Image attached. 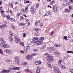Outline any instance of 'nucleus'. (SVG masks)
<instances>
[{
	"label": "nucleus",
	"mask_w": 73,
	"mask_h": 73,
	"mask_svg": "<svg viewBox=\"0 0 73 73\" xmlns=\"http://www.w3.org/2000/svg\"><path fill=\"white\" fill-rule=\"evenodd\" d=\"M21 45H22V46H24V42H21Z\"/></svg>",
	"instance_id": "obj_49"
},
{
	"label": "nucleus",
	"mask_w": 73,
	"mask_h": 73,
	"mask_svg": "<svg viewBox=\"0 0 73 73\" xmlns=\"http://www.w3.org/2000/svg\"><path fill=\"white\" fill-rule=\"evenodd\" d=\"M30 11L33 14L35 13V10H34V8H33V7H31Z\"/></svg>",
	"instance_id": "obj_10"
},
{
	"label": "nucleus",
	"mask_w": 73,
	"mask_h": 73,
	"mask_svg": "<svg viewBox=\"0 0 73 73\" xmlns=\"http://www.w3.org/2000/svg\"><path fill=\"white\" fill-rule=\"evenodd\" d=\"M46 14H47V16H48V15H51V13L50 12V11H47L46 13Z\"/></svg>",
	"instance_id": "obj_22"
},
{
	"label": "nucleus",
	"mask_w": 73,
	"mask_h": 73,
	"mask_svg": "<svg viewBox=\"0 0 73 73\" xmlns=\"http://www.w3.org/2000/svg\"><path fill=\"white\" fill-rule=\"evenodd\" d=\"M20 42V39L19 38H16L15 40V42L16 43L17 42Z\"/></svg>",
	"instance_id": "obj_12"
},
{
	"label": "nucleus",
	"mask_w": 73,
	"mask_h": 73,
	"mask_svg": "<svg viewBox=\"0 0 73 73\" xmlns=\"http://www.w3.org/2000/svg\"><path fill=\"white\" fill-rule=\"evenodd\" d=\"M67 53H70V51H67Z\"/></svg>",
	"instance_id": "obj_61"
},
{
	"label": "nucleus",
	"mask_w": 73,
	"mask_h": 73,
	"mask_svg": "<svg viewBox=\"0 0 73 73\" xmlns=\"http://www.w3.org/2000/svg\"><path fill=\"white\" fill-rule=\"evenodd\" d=\"M11 20L12 22H15V19L14 18H13Z\"/></svg>",
	"instance_id": "obj_40"
},
{
	"label": "nucleus",
	"mask_w": 73,
	"mask_h": 73,
	"mask_svg": "<svg viewBox=\"0 0 73 73\" xmlns=\"http://www.w3.org/2000/svg\"><path fill=\"white\" fill-rule=\"evenodd\" d=\"M9 41L11 42H12L14 41V39H13V38H12V37H9Z\"/></svg>",
	"instance_id": "obj_11"
},
{
	"label": "nucleus",
	"mask_w": 73,
	"mask_h": 73,
	"mask_svg": "<svg viewBox=\"0 0 73 73\" xmlns=\"http://www.w3.org/2000/svg\"><path fill=\"white\" fill-rule=\"evenodd\" d=\"M54 53L56 56H59L60 54V53L58 51H55Z\"/></svg>",
	"instance_id": "obj_14"
},
{
	"label": "nucleus",
	"mask_w": 73,
	"mask_h": 73,
	"mask_svg": "<svg viewBox=\"0 0 73 73\" xmlns=\"http://www.w3.org/2000/svg\"><path fill=\"white\" fill-rule=\"evenodd\" d=\"M54 3H55L54 1H53L51 2L50 4H51V5H53V4H54Z\"/></svg>",
	"instance_id": "obj_36"
},
{
	"label": "nucleus",
	"mask_w": 73,
	"mask_h": 73,
	"mask_svg": "<svg viewBox=\"0 0 73 73\" xmlns=\"http://www.w3.org/2000/svg\"><path fill=\"white\" fill-rule=\"evenodd\" d=\"M39 6V4H36V7L38 8Z\"/></svg>",
	"instance_id": "obj_51"
},
{
	"label": "nucleus",
	"mask_w": 73,
	"mask_h": 73,
	"mask_svg": "<svg viewBox=\"0 0 73 73\" xmlns=\"http://www.w3.org/2000/svg\"><path fill=\"white\" fill-rule=\"evenodd\" d=\"M9 15H7V16H6V18L7 19H9Z\"/></svg>",
	"instance_id": "obj_57"
},
{
	"label": "nucleus",
	"mask_w": 73,
	"mask_h": 73,
	"mask_svg": "<svg viewBox=\"0 0 73 73\" xmlns=\"http://www.w3.org/2000/svg\"><path fill=\"white\" fill-rule=\"evenodd\" d=\"M1 41H2L3 42H4V40L3 38H2L1 40H0Z\"/></svg>",
	"instance_id": "obj_53"
},
{
	"label": "nucleus",
	"mask_w": 73,
	"mask_h": 73,
	"mask_svg": "<svg viewBox=\"0 0 73 73\" xmlns=\"http://www.w3.org/2000/svg\"><path fill=\"white\" fill-rule=\"evenodd\" d=\"M19 24L20 25H22V26H24L25 25V24L24 23H19Z\"/></svg>",
	"instance_id": "obj_26"
},
{
	"label": "nucleus",
	"mask_w": 73,
	"mask_h": 73,
	"mask_svg": "<svg viewBox=\"0 0 73 73\" xmlns=\"http://www.w3.org/2000/svg\"><path fill=\"white\" fill-rule=\"evenodd\" d=\"M25 49L27 50H29L30 49V46H27L26 47H25Z\"/></svg>",
	"instance_id": "obj_21"
},
{
	"label": "nucleus",
	"mask_w": 73,
	"mask_h": 73,
	"mask_svg": "<svg viewBox=\"0 0 73 73\" xmlns=\"http://www.w3.org/2000/svg\"><path fill=\"white\" fill-rule=\"evenodd\" d=\"M10 61H11V60H6V62H10Z\"/></svg>",
	"instance_id": "obj_56"
},
{
	"label": "nucleus",
	"mask_w": 73,
	"mask_h": 73,
	"mask_svg": "<svg viewBox=\"0 0 73 73\" xmlns=\"http://www.w3.org/2000/svg\"><path fill=\"white\" fill-rule=\"evenodd\" d=\"M67 36H64L63 39H64V40H68V38Z\"/></svg>",
	"instance_id": "obj_32"
},
{
	"label": "nucleus",
	"mask_w": 73,
	"mask_h": 73,
	"mask_svg": "<svg viewBox=\"0 0 73 73\" xmlns=\"http://www.w3.org/2000/svg\"><path fill=\"white\" fill-rule=\"evenodd\" d=\"M34 42V43H36V45L37 46H39V45H42V44H43V43L40 40H38L37 41L35 40V41Z\"/></svg>",
	"instance_id": "obj_2"
},
{
	"label": "nucleus",
	"mask_w": 73,
	"mask_h": 73,
	"mask_svg": "<svg viewBox=\"0 0 73 73\" xmlns=\"http://www.w3.org/2000/svg\"><path fill=\"white\" fill-rule=\"evenodd\" d=\"M61 46V44H55L54 45V47H60Z\"/></svg>",
	"instance_id": "obj_18"
},
{
	"label": "nucleus",
	"mask_w": 73,
	"mask_h": 73,
	"mask_svg": "<svg viewBox=\"0 0 73 73\" xmlns=\"http://www.w3.org/2000/svg\"><path fill=\"white\" fill-rule=\"evenodd\" d=\"M52 57L51 56V55H50V54H48V55L47 56V57Z\"/></svg>",
	"instance_id": "obj_50"
},
{
	"label": "nucleus",
	"mask_w": 73,
	"mask_h": 73,
	"mask_svg": "<svg viewBox=\"0 0 73 73\" xmlns=\"http://www.w3.org/2000/svg\"><path fill=\"white\" fill-rule=\"evenodd\" d=\"M70 42H73V40L71 39L70 40Z\"/></svg>",
	"instance_id": "obj_64"
},
{
	"label": "nucleus",
	"mask_w": 73,
	"mask_h": 73,
	"mask_svg": "<svg viewBox=\"0 0 73 73\" xmlns=\"http://www.w3.org/2000/svg\"><path fill=\"white\" fill-rule=\"evenodd\" d=\"M48 50L50 53H52V50L54 51L55 50V49L54 47H50L49 48V49H48Z\"/></svg>",
	"instance_id": "obj_7"
},
{
	"label": "nucleus",
	"mask_w": 73,
	"mask_h": 73,
	"mask_svg": "<svg viewBox=\"0 0 73 73\" xmlns=\"http://www.w3.org/2000/svg\"><path fill=\"white\" fill-rule=\"evenodd\" d=\"M40 40H41V41H43L44 40V37H41L40 38Z\"/></svg>",
	"instance_id": "obj_44"
},
{
	"label": "nucleus",
	"mask_w": 73,
	"mask_h": 73,
	"mask_svg": "<svg viewBox=\"0 0 73 73\" xmlns=\"http://www.w3.org/2000/svg\"><path fill=\"white\" fill-rule=\"evenodd\" d=\"M12 70H15V67L12 68Z\"/></svg>",
	"instance_id": "obj_60"
},
{
	"label": "nucleus",
	"mask_w": 73,
	"mask_h": 73,
	"mask_svg": "<svg viewBox=\"0 0 73 73\" xmlns=\"http://www.w3.org/2000/svg\"><path fill=\"white\" fill-rule=\"evenodd\" d=\"M12 50L9 49H6L5 50V52L7 54H12Z\"/></svg>",
	"instance_id": "obj_4"
},
{
	"label": "nucleus",
	"mask_w": 73,
	"mask_h": 73,
	"mask_svg": "<svg viewBox=\"0 0 73 73\" xmlns=\"http://www.w3.org/2000/svg\"><path fill=\"white\" fill-rule=\"evenodd\" d=\"M34 31L37 32V31H39V30H38V28H35L34 29Z\"/></svg>",
	"instance_id": "obj_35"
},
{
	"label": "nucleus",
	"mask_w": 73,
	"mask_h": 73,
	"mask_svg": "<svg viewBox=\"0 0 73 73\" xmlns=\"http://www.w3.org/2000/svg\"><path fill=\"white\" fill-rule=\"evenodd\" d=\"M3 27H7V25L5 24H4L3 25Z\"/></svg>",
	"instance_id": "obj_54"
},
{
	"label": "nucleus",
	"mask_w": 73,
	"mask_h": 73,
	"mask_svg": "<svg viewBox=\"0 0 73 73\" xmlns=\"http://www.w3.org/2000/svg\"><path fill=\"white\" fill-rule=\"evenodd\" d=\"M62 69H66V67L64 65H63L62 66Z\"/></svg>",
	"instance_id": "obj_42"
},
{
	"label": "nucleus",
	"mask_w": 73,
	"mask_h": 73,
	"mask_svg": "<svg viewBox=\"0 0 73 73\" xmlns=\"http://www.w3.org/2000/svg\"><path fill=\"white\" fill-rule=\"evenodd\" d=\"M52 66L54 70H56V69L57 70V69H59L57 67L54 65H52Z\"/></svg>",
	"instance_id": "obj_13"
},
{
	"label": "nucleus",
	"mask_w": 73,
	"mask_h": 73,
	"mask_svg": "<svg viewBox=\"0 0 73 73\" xmlns=\"http://www.w3.org/2000/svg\"><path fill=\"white\" fill-rule=\"evenodd\" d=\"M47 60L48 61L51 62L54 60V58L52 57H47Z\"/></svg>",
	"instance_id": "obj_6"
},
{
	"label": "nucleus",
	"mask_w": 73,
	"mask_h": 73,
	"mask_svg": "<svg viewBox=\"0 0 73 73\" xmlns=\"http://www.w3.org/2000/svg\"><path fill=\"white\" fill-rule=\"evenodd\" d=\"M33 50L34 52H36V51H37V50L36 49H34Z\"/></svg>",
	"instance_id": "obj_52"
},
{
	"label": "nucleus",
	"mask_w": 73,
	"mask_h": 73,
	"mask_svg": "<svg viewBox=\"0 0 73 73\" xmlns=\"http://www.w3.org/2000/svg\"><path fill=\"white\" fill-rule=\"evenodd\" d=\"M11 27L13 29H15V26H14V25L13 24L11 25Z\"/></svg>",
	"instance_id": "obj_37"
},
{
	"label": "nucleus",
	"mask_w": 73,
	"mask_h": 73,
	"mask_svg": "<svg viewBox=\"0 0 73 73\" xmlns=\"http://www.w3.org/2000/svg\"><path fill=\"white\" fill-rule=\"evenodd\" d=\"M17 17H20V14L18 13H17Z\"/></svg>",
	"instance_id": "obj_39"
},
{
	"label": "nucleus",
	"mask_w": 73,
	"mask_h": 73,
	"mask_svg": "<svg viewBox=\"0 0 73 73\" xmlns=\"http://www.w3.org/2000/svg\"><path fill=\"white\" fill-rule=\"evenodd\" d=\"M25 71L26 72H27V73H28V72H30V73H32V71H31L30 70H29L28 69H25Z\"/></svg>",
	"instance_id": "obj_17"
},
{
	"label": "nucleus",
	"mask_w": 73,
	"mask_h": 73,
	"mask_svg": "<svg viewBox=\"0 0 73 73\" xmlns=\"http://www.w3.org/2000/svg\"><path fill=\"white\" fill-rule=\"evenodd\" d=\"M23 19H24V18L23 17V16H21L20 18V20H23Z\"/></svg>",
	"instance_id": "obj_38"
},
{
	"label": "nucleus",
	"mask_w": 73,
	"mask_h": 73,
	"mask_svg": "<svg viewBox=\"0 0 73 73\" xmlns=\"http://www.w3.org/2000/svg\"><path fill=\"white\" fill-rule=\"evenodd\" d=\"M69 72H71V73H73V69H69Z\"/></svg>",
	"instance_id": "obj_33"
},
{
	"label": "nucleus",
	"mask_w": 73,
	"mask_h": 73,
	"mask_svg": "<svg viewBox=\"0 0 73 73\" xmlns=\"http://www.w3.org/2000/svg\"><path fill=\"white\" fill-rule=\"evenodd\" d=\"M5 48H9V45L8 44H4L3 46Z\"/></svg>",
	"instance_id": "obj_15"
},
{
	"label": "nucleus",
	"mask_w": 73,
	"mask_h": 73,
	"mask_svg": "<svg viewBox=\"0 0 73 73\" xmlns=\"http://www.w3.org/2000/svg\"><path fill=\"white\" fill-rule=\"evenodd\" d=\"M11 72V69L10 70L9 69L6 70H3L0 72V73H10Z\"/></svg>",
	"instance_id": "obj_5"
},
{
	"label": "nucleus",
	"mask_w": 73,
	"mask_h": 73,
	"mask_svg": "<svg viewBox=\"0 0 73 73\" xmlns=\"http://www.w3.org/2000/svg\"><path fill=\"white\" fill-rule=\"evenodd\" d=\"M23 37H25L26 36V34L25 33H24L23 34Z\"/></svg>",
	"instance_id": "obj_41"
},
{
	"label": "nucleus",
	"mask_w": 73,
	"mask_h": 73,
	"mask_svg": "<svg viewBox=\"0 0 73 73\" xmlns=\"http://www.w3.org/2000/svg\"><path fill=\"white\" fill-rule=\"evenodd\" d=\"M38 38H35L34 39V40H33V42H35V41H38V40H38Z\"/></svg>",
	"instance_id": "obj_34"
},
{
	"label": "nucleus",
	"mask_w": 73,
	"mask_h": 73,
	"mask_svg": "<svg viewBox=\"0 0 73 73\" xmlns=\"http://www.w3.org/2000/svg\"><path fill=\"white\" fill-rule=\"evenodd\" d=\"M62 62V61L61 60H59L58 62V63H59V64H61V62Z\"/></svg>",
	"instance_id": "obj_43"
},
{
	"label": "nucleus",
	"mask_w": 73,
	"mask_h": 73,
	"mask_svg": "<svg viewBox=\"0 0 73 73\" xmlns=\"http://www.w3.org/2000/svg\"><path fill=\"white\" fill-rule=\"evenodd\" d=\"M0 53L1 54H3V51H2V50L1 49H0Z\"/></svg>",
	"instance_id": "obj_45"
},
{
	"label": "nucleus",
	"mask_w": 73,
	"mask_h": 73,
	"mask_svg": "<svg viewBox=\"0 0 73 73\" xmlns=\"http://www.w3.org/2000/svg\"><path fill=\"white\" fill-rule=\"evenodd\" d=\"M15 62L17 63V64L20 65V58L18 57H16L15 58Z\"/></svg>",
	"instance_id": "obj_3"
},
{
	"label": "nucleus",
	"mask_w": 73,
	"mask_h": 73,
	"mask_svg": "<svg viewBox=\"0 0 73 73\" xmlns=\"http://www.w3.org/2000/svg\"><path fill=\"white\" fill-rule=\"evenodd\" d=\"M9 5L11 6V8H13V3H10L9 4Z\"/></svg>",
	"instance_id": "obj_27"
},
{
	"label": "nucleus",
	"mask_w": 73,
	"mask_h": 73,
	"mask_svg": "<svg viewBox=\"0 0 73 73\" xmlns=\"http://www.w3.org/2000/svg\"><path fill=\"white\" fill-rule=\"evenodd\" d=\"M39 25L40 27H42V23H41L40 25Z\"/></svg>",
	"instance_id": "obj_59"
},
{
	"label": "nucleus",
	"mask_w": 73,
	"mask_h": 73,
	"mask_svg": "<svg viewBox=\"0 0 73 73\" xmlns=\"http://www.w3.org/2000/svg\"><path fill=\"white\" fill-rule=\"evenodd\" d=\"M9 34L10 37H12V36H13V33H12V32L11 31H9Z\"/></svg>",
	"instance_id": "obj_19"
},
{
	"label": "nucleus",
	"mask_w": 73,
	"mask_h": 73,
	"mask_svg": "<svg viewBox=\"0 0 73 73\" xmlns=\"http://www.w3.org/2000/svg\"><path fill=\"white\" fill-rule=\"evenodd\" d=\"M34 35L35 36H38V33H34Z\"/></svg>",
	"instance_id": "obj_29"
},
{
	"label": "nucleus",
	"mask_w": 73,
	"mask_h": 73,
	"mask_svg": "<svg viewBox=\"0 0 73 73\" xmlns=\"http://www.w3.org/2000/svg\"><path fill=\"white\" fill-rule=\"evenodd\" d=\"M40 21L38 20L36 21L35 23V27H37V26L38 25L39 23H40Z\"/></svg>",
	"instance_id": "obj_9"
},
{
	"label": "nucleus",
	"mask_w": 73,
	"mask_h": 73,
	"mask_svg": "<svg viewBox=\"0 0 73 73\" xmlns=\"http://www.w3.org/2000/svg\"><path fill=\"white\" fill-rule=\"evenodd\" d=\"M20 52L22 53H24L25 52H26V51L24 50H23L22 51H20Z\"/></svg>",
	"instance_id": "obj_28"
},
{
	"label": "nucleus",
	"mask_w": 73,
	"mask_h": 73,
	"mask_svg": "<svg viewBox=\"0 0 73 73\" xmlns=\"http://www.w3.org/2000/svg\"><path fill=\"white\" fill-rule=\"evenodd\" d=\"M22 11H23V12H24V13H25V12H26V10H25V9H23L22 10Z\"/></svg>",
	"instance_id": "obj_47"
},
{
	"label": "nucleus",
	"mask_w": 73,
	"mask_h": 73,
	"mask_svg": "<svg viewBox=\"0 0 73 73\" xmlns=\"http://www.w3.org/2000/svg\"><path fill=\"white\" fill-rule=\"evenodd\" d=\"M20 69V67H15V70H19Z\"/></svg>",
	"instance_id": "obj_31"
},
{
	"label": "nucleus",
	"mask_w": 73,
	"mask_h": 73,
	"mask_svg": "<svg viewBox=\"0 0 73 73\" xmlns=\"http://www.w3.org/2000/svg\"><path fill=\"white\" fill-rule=\"evenodd\" d=\"M0 46H4V45L5 44L4 43V42H1L0 43Z\"/></svg>",
	"instance_id": "obj_23"
},
{
	"label": "nucleus",
	"mask_w": 73,
	"mask_h": 73,
	"mask_svg": "<svg viewBox=\"0 0 73 73\" xmlns=\"http://www.w3.org/2000/svg\"><path fill=\"white\" fill-rule=\"evenodd\" d=\"M26 20L27 23H28V19H26Z\"/></svg>",
	"instance_id": "obj_63"
},
{
	"label": "nucleus",
	"mask_w": 73,
	"mask_h": 73,
	"mask_svg": "<svg viewBox=\"0 0 73 73\" xmlns=\"http://www.w3.org/2000/svg\"><path fill=\"white\" fill-rule=\"evenodd\" d=\"M3 25H0V28L1 29H3Z\"/></svg>",
	"instance_id": "obj_48"
},
{
	"label": "nucleus",
	"mask_w": 73,
	"mask_h": 73,
	"mask_svg": "<svg viewBox=\"0 0 73 73\" xmlns=\"http://www.w3.org/2000/svg\"><path fill=\"white\" fill-rule=\"evenodd\" d=\"M47 65L48 68H52V66H51V65H50V63L49 62H48Z\"/></svg>",
	"instance_id": "obj_16"
},
{
	"label": "nucleus",
	"mask_w": 73,
	"mask_h": 73,
	"mask_svg": "<svg viewBox=\"0 0 73 73\" xmlns=\"http://www.w3.org/2000/svg\"><path fill=\"white\" fill-rule=\"evenodd\" d=\"M65 11L66 12H70V10L66 9H65Z\"/></svg>",
	"instance_id": "obj_25"
},
{
	"label": "nucleus",
	"mask_w": 73,
	"mask_h": 73,
	"mask_svg": "<svg viewBox=\"0 0 73 73\" xmlns=\"http://www.w3.org/2000/svg\"><path fill=\"white\" fill-rule=\"evenodd\" d=\"M54 12H57V7L55 9Z\"/></svg>",
	"instance_id": "obj_46"
},
{
	"label": "nucleus",
	"mask_w": 73,
	"mask_h": 73,
	"mask_svg": "<svg viewBox=\"0 0 73 73\" xmlns=\"http://www.w3.org/2000/svg\"><path fill=\"white\" fill-rule=\"evenodd\" d=\"M37 54L36 53L33 54L32 55H29L27 56L26 58L27 60H31L33 59V56L37 55Z\"/></svg>",
	"instance_id": "obj_1"
},
{
	"label": "nucleus",
	"mask_w": 73,
	"mask_h": 73,
	"mask_svg": "<svg viewBox=\"0 0 73 73\" xmlns=\"http://www.w3.org/2000/svg\"><path fill=\"white\" fill-rule=\"evenodd\" d=\"M38 69L36 71V73H40V68H39V69H38Z\"/></svg>",
	"instance_id": "obj_24"
},
{
	"label": "nucleus",
	"mask_w": 73,
	"mask_h": 73,
	"mask_svg": "<svg viewBox=\"0 0 73 73\" xmlns=\"http://www.w3.org/2000/svg\"><path fill=\"white\" fill-rule=\"evenodd\" d=\"M55 72L56 73H61V72H60V71L58 69H56V70H54Z\"/></svg>",
	"instance_id": "obj_20"
},
{
	"label": "nucleus",
	"mask_w": 73,
	"mask_h": 73,
	"mask_svg": "<svg viewBox=\"0 0 73 73\" xmlns=\"http://www.w3.org/2000/svg\"><path fill=\"white\" fill-rule=\"evenodd\" d=\"M64 1H65V2H68V0H63Z\"/></svg>",
	"instance_id": "obj_62"
},
{
	"label": "nucleus",
	"mask_w": 73,
	"mask_h": 73,
	"mask_svg": "<svg viewBox=\"0 0 73 73\" xmlns=\"http://www.w3.org/2000/svg\"><path fill=\"white\" fill-rule=\"evenodd\" d=\"M9 13H10V14H12V10H10L9 11Z\"/></svg>",
	"instance_id": "obj_55"
},
{
	"label": "nucleus",
	"mask_w": 73,
	"mask_h": 73,
	"mask_svg": "<svg viewBox=\"0 0 73 73\" xmlns=\"http://www.w3.org/2000/svg\"><path fill=\"white\" fill-rule=\"evenodd\" d=\"M62 66H63L62 65V64H61L60 65V68H62Z\"/></svg>",
	"instance_id": "obj_58"
},
{
	"label": "nucleus",
	"mask_w": 73,
	"mask_h": 73,
	"mask_svg": "<svg viewBox=\"0 0 73 73\" xmlns=\"http://www.w3.org/2000/svg\"><path fill=\"white\" fill-rule=\"evenodd\" d=\"M22 65H27V63L25 62H24L22 64Z\"/></svg>",
	"instance_id": "obj_30"
},
{
	"label": "nucleus",
	"mask_w": 73,
	"mask_h": 73,
	"mask_svg": "<svg viewBox=\"0 0 73 73\" xmlns=\"http://www.w3.org/2000/svg\"><path fill=\"white\" fill-rule=\"evenodd\" d=\"M34 64L35 65H38L41 64V62H39L38 61H36L35 62Z\"/></svg>",
	"instance_id": "obj_8"
}]
</instances>
